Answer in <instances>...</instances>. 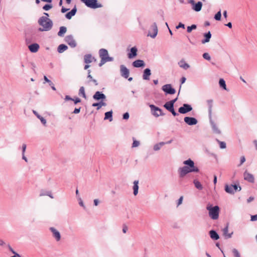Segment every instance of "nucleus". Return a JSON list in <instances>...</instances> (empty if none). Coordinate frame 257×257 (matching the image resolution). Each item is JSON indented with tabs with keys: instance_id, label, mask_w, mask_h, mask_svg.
<instances>
[{
	"instance_id": "473e14b6",
	"label": "nucleus",
	"mask_w": 257,
	"mask_h": 257,
	"mask_svg": "<svg viewBox=\"0 0 257 257\" xmlns=\"http://www.w3.org/2000/svg\"><path fill=\"white\" fill-rule=\"evenodd\" d=\"M133 190H134V194L136 196L138 193L139 190V181L135 180L134 182V186H133Z\"/></svg>"
},
{
	"instance_id": "864d4df0",
	"label": "nucleus",
	"mask_w": 257,
	"mask_h": 257,
	"mask_svg": "<svg viewBox=\"0 0 257 257\" xmlns=\"http://www.w3.org/2000/svg\"><path fill=\"white\" fill-rule=\"evenodd\" d=\"M250 220L251 221H256L257 220V214L251 215Z\"/></svg>"
},
{
	"instance_id": "052dcab7",
	"label": "nucleus",
	"mask_w": 257,
	"mask_h": 257,
	"mask_svg": "<svg viewBox=\"0 0 257 257\" xmlns=\"http://www.w3.org/2000/svg\"><path fill=\"white\" fill-rule=\"evenodd\" d=\"M183 196H181L179 199L178 200V202H177V206H179L181 204H182V201H183Z\"/></svg>"
},
{
	"instance_id": "412c9836",
	"label": "nucleus",
	"mask_w": 257,
	"mask_h": 257,
	"mask_svg": "<svg viewBox=\"0 0 257 257\" xmlns=\"http://www.w3.org/2000/svg\"><path fill=\"white\" fill-rule=\"evenodd\" d=\"M137 48L136 47H132L130 52L127 54V57L129 59H132L135 57L137 55Z\"/></svg>"
},
{
	"instance_id": "9d476101",
	"label": "nucleus",
	"mask_w": 257,
	"mask_h": 257,
	"mask_svg": "<svg viewBox=\"0 0 257 257\" xmlns=\"http://www.w3.org/2000/svg\"><path fill=\"white\" fill-rule=\"evenodd\" d=\"M193 108L190 104L184 103L178 109V112L181 114H186L192 110Z\"/></svg>"
},
{
	"instance_id": "0e129e2a",
	"label": "nucleus",
	"mask_w": 257,
	"mask_h": 257,
	"mask_svg": "<svg viewBox=\"0 0 257 257\" xmlns=\"http://www.w3.org/2000/svg\"><path fill=\"white\" fill-rule=\"evenodd\" d=\"M254 198L253 196H250L247 199V202L248 203L251 202L253 200H254Z\"/></svg>"
},
{
	"instance_id": "e2e57ef3",
	"label": "nucleus",
	"mask_w": 257,
	"mask_h": 257,
	"mask_svg": "<svg viewBox=\"0 0 257 257\" xmlns=\"http://www.w3.org/2000/svg\"><path fill=\"white\" fill-rule=\"evenodd\" d=\"M73 98L71 97L69 95H66L64 100L65 101L71 100L72 101Z\"/></svg>"
},
{
	"instance_id": "09e8293b",
	"label": "nucleus",
	"mask_w": 257,
	"mask_h": 257,
	"mask_svg": "<svg viewBox=\"0 0 257 257\" xmlns=\"http://www.w3.org/2000/svg\"><path fill=\"white\" fill-rule=\"evenodd\" d=\"M132 64H145L144 61L137 60L133 62Z\"/></svg>"
},
{
	"instance_id": "aec40b11",
	"label": "nucleus",
	"mask_w": 257,
	"mask_h": 257,
	"mask_svg": "<svg viewBox=\"0 0 257 257\" xmlns=\"http://www.w3.org/2000/svg\"><path fill=\"white\" fill-rule=\"evenodd\" d=\"M228 225L229 224L227 223L225 226V227L222 229L223 235L224 236L225 239L230 238L231 237L232 235L233 234V232L228 233Z\"/></svg>"
},
{
	"instance_id": "e433bc0d",
	"label": "nucleus",
	"mask_w": 257,
	"mask_h": 257,
	"mask_svg": "<svg viewBox=\"0 0 257 257\" xmlns=\"http://www.w3.org/2000/svg\"><path fill=\"white\" fill-rule=\"evenodd\" d=\"M219 86L224 90H227L225 80L223 78H220L219 80Z\"/></svg>"
},
{
	"instance_id": "f3484780",
	"label": "nucleus",
	"mask_w": 257,
	"mask_h": 257,
	"mask_svg": "<svg viewBox=\"0 0 257 257\" xmlns=\"http://www.w3.org/2000/svg\"><path fill=\"white\" fill-rule=\"evenodd\" d=\"M153 33L151 34L150 33H149L148 34V36H150L152 38H155L158 34V28L157 26L156 23H154L151 26Z\"/></svg>"
},
{
	"instance_id": "0eeeda50",
	"label": "nucleus",
	"mask_w": 257,
	"mask_h": 257,
	"mask_svg": "<svg viewBox=\"0 0 257 257\" xmlns=\"http://www.w3.org/2000/svg\"><path fill=\"white\" fill-rule=\"evenodd\" d=\"M88 8L96 9L102 7L100 4L97 3V0H81Z\"/></svg>"
},
{
	"instance_id": "603ef678",
	"label": "nucleus",
	"mask_w": 257,
	"mask_h": 257,
	"mask_svg": "<svg viewBox=\"0 0 257 257\" xmlns=\"http://www.w3.org/2000/svg\"><path fill=\"white\" fill-rule=\"evenodd\" d=\"M183 28V29H185V25L183 24V23H179V24H178V25H177L176 27V29H179V28Z\"/></svg>"
},
{
	"instance_id": "5701e85b",
	"label": "nucleus",
	"mask_w": 257,
	"mask_h": 257,
	"mask_svg": "<svg viewBox=\"0 0 257 257\" xmlns=\"http://www.w3.org/2000/svg\"><path fill=\"white\" fill-rule=\"evenodd\" d=\"M151 74L150 68H146L143 72V78L144 80H148L150 79V76Z\"/></svg>"
},
{
	"instance_id": "774afa93",
	"label": "nucleus",
	"mask_w": 257,
	"mask_h": 257,
	"mask_svg": "<svg viewBox=\"0 0 257 257\" xmlns=\"http://www.w3.org/2000/svg\"><path fill=\"white\" fill-rule=\"evenodd\" d=\"M190 65H180V66L183 68L184 70H187L190 67Z\"/></svg>"
},
{
	"instance_id": "bb28decb",
	"label": "nucleus",
	"mask_w": 257,
	"mask_h": 257,
	"mask_svg": "<svg viewBox=\"0 0 257 257\" xmlns=\"http://www.w3.org/2000/svg\"><path fill=\"white\" fill-rule=\"evenodd\" d=\"M76 12L77 9L76 7L75 6L74 8L70 12L67 13L65 15L66 18L69 20L71 19V18L76 14Z\"/></svg>"
},
{
	"instance_id": "4c0bfd02",
	"label": "nucleus",
	"mask_w": 257,
	"mask_h": 257,
	"mask_svg": "<svg viewBox=\"0 0 257 257\" xmlns=\"http://www.w3.org/2000/svg\"><path fill=\"white\" fill-rule=\"evenodd\" d=\"M165 144V142H160L158 144H156L154 146V150L155 151H159L161 148Z\"/></svg>"
},
{
	"instance_id": "6e6d98bb",
	"label": "nucleus",
	"mask_w": 257,
	"mask_h": 257,
	"mask_svg": "<svg viewBox=\"0 0 257 257\" xmlns=\"http://www.w3.org/2000/svg\"><path fill=\"white\" fill-rule=\"evenodd\" d=\"M26 148H27L26 144H23L22 147V154H25V151L26 150Z\"/></svg>"
},
{
	"instance_id": "338daca9",
	"label": "nucleus",
	"mask_w": 257,
	"mask_h": 257,
	"mask_svg": "<svg viewBox=\"0 0 257 257\" xmlns=\"http://www.w3.org/2000/svg\"><path fill=\"white\" fill-rule=\"evenodd\" d=\"M69 9H66L63 7H62V9H61V12L62 13H64L65 12H66L67 11H68Z\"/></svg>"
},
{
	"instance_id": "49530a36",
	"label": "nucleus",
	"mask_w": 257,
	"mask_h": 257,
	"mask_svg": "<svg viewBox=\"0 0 257 257\" xmlns=\"http://www.w3.org/2000/svg\"><path fill=\"white\" fill-rule=\"evenodd\" d=\"M42 195H47V196H49L51 198H54V197L53 196V195L52 194V193L51 191H47L45 193H44V194H42L41 193L40 194V196H42Z\"/></svg>"
},
{
	"instance_id": "393cba45",
	"label": "nucleus",
	"mask_w": 257,
	"mask_h": 257,
	"mask_svg": "<svg viewBox=\"0 0 257 257\" xmlns=\"http://www.w3.org/2000/svg\"><path fill=\"white\" fill-rule=\"evenodd\" d=\"M204 39L201 40L202 44H205L209 42L210 38H211V34L210 31L207 33H204Z\"/></svg>"
},
{
	"instance_id": "5fc2aeb1",
	"label": "nucleus",
	"mask_w": 257,
	"mask_h": 257,
	"mask_svg": "<svg viewBox=\"0 0 257 257\" xmlns=\"http://www.w3.org/2000/svg\"><path fill=\"white\" fill-rule=\"evenodd\" d=\"M78 200H79V204L82 206V207H83L84 208H85V205H84V203L81 199V198L80 197H79L78 198Z\"/></svg>"
},
{
	"instance_id": "2f4dec72",
	"label": "nucleus",
	"mask_w": 257,
	"mask_h": 257,
	"mask_svg": "<svg viewBox=\"0 0 257 257\" xmlns=\"http://www.w3.org/2000/svg\"><path fill=\"white\" fill-rule=\"evenodd\" d=\"M67 28L64 26H61L59 28V31L58 32V36L59 37H63L64 34L66 33Z\"/></svg>"
},
{
	"instance_id": "69168bd1",
	"label": "nucleus",
	"mask_w": 257,
	"mask_h": 257,
	"mask_svg": "<svg viewBox=\"0 0 257 257\" xmlns=\"http://www.w3.org/2000/svg\"><path fill=\"white\" fill-rule=\"evenodd\" d=\"M90 72H91L90 70H88V76H87V77H88V78H89L90 81H91V80H92L93 78H92V77L91 76V75H90Z\"/></svg>"
},
{
	"instance_id": "72a5a7b5",
	"label": "nucleus",
	"mask_w": 257,
	"mask_h": 257,
	"mask_svg": "<svg viewBox=\"0 0 257 257\" xmlns=\"http://www.w3.org/2000/svg\"><path fill=\"white\" fill-rule=\"evenodd\" d=\"M68 49V47L67 45L65 44H60L59 45L57 51L59 53H62L66 51Z\"/></svg>"
},
{
	"instance_id": "4be33fe9",
	"label": "nucleus",
	"mask_w": 257,
	"mask_h": 257,
	"mask_svg": "<svg viewBox=\"0 0 257 257\" xmlns=\"http://www.w3.org/2000/svg\"><path fill=\"white\" fill-rule=\"evenodd\" d=\"M209 234L210 238L214 240H217L219 238V235L218 233L215 230H211L209 231Z\"/></svg>"
},
{
	"instance_id": "58836bf2",
	"label": "nucleus",
	"mask_w": 257,
	"mask_h": 257,
	"mask_svg": "<svg viewBox=\"0 0 257 257\" xmlns=\"http://www.w3.org/2000/svg\"><path fill=\"white\" fill-rule=\"evenodd\" d=\"M78 94L80 96H82L85 99L86 98V95L85 93V89L83 86L80 87Z\"/></svg>"
},
{
	"instance_id": "dca6fc26",
	"label": "nucleus",
	"mask_w": 257,
	"mask_h": 257,
	"mask_svg": "<svg viewBox=\"0 0 257 257\" xmlns=\"http://www.w3.org/2000/svg\"><path fill=\"white\" fill-rule=\"evenodd\" d=\"M121 75L124 78H127L129 76V70L124 66V65H120Z\"/></svg>"
},
{
	"instance_id": "f03ea898",
	"label": "nucleus",
	"mask_w": 257,
	"mask_h": 257,
	"mask_svg": "<svg viewBox=\"0 0 257 257\" xmlns=\"http://www.w3.org/2000/svg\"><path fill=\"white\" fill-rule=\"evenodd\" d=\"M38 23L41 26L38 29L39 31L40 32L49 31L52 29L53 26L52 21L44 16H42L38 19Z\"/></svg>"
},
{
	"instance_id": "c85d7f7f",
	"label": "nucleus",
	"mask_w": 257,
	"mask_h": 257,
	"mask_svg": "<svg viewBox=\"0 0 257 257\" xmlns=\"http://www.w3.org/2000/svg\"><path fill=\"white\" fill-rule=\"evenodd\" d=\"M106 103L104 101H100L98 102L93 103L92 104L93 107H96V109L98 110L102 106H106Z\"/></svg>"
},
{
	"instance_id": "c756f323",
	"label": "nucleus",
	"mask_w": 257,
	"mask_h": 257,
	"mask_svg": "<svg viewBox=\"0 0 257 257\" xmlns=\"http://www.w3.org/2000/svg\"><path fill=\"white\" fill-rule=\"evenodd\" d=\"M113 111L112 110L106 112L104 114V120H108L109 121H111L113 119L112 117Z\"/></svg>"
},
{
	"instance_id": "4468645a",
	"label": "nucleus",
	"mask_w": 257,
	"mask_h": 257,
	"mask_svg": "<svg viewBox=\"0 0 257 257\" xmlns=\"http://www.w3.org/2000/svg\"><path fill=\"white\" fill-rule=\"evenodd\" d=\"M93 98L96 101H104L106 99V96L102 92L97 91L93 95Z\"/></svg>"
},
{
	"instance_id": "8fccbe9b",
	"label": "nucleus",
	"mask_w": 257,
	"mask_h": 257,
	"mask_svg": "<svg viewBox=\"0 0 257 257\" xmlns=\"http://www.w3.org/2000/svg\"><path fill=\"white\" fill-rule=\"evenodd\" d=\"M130 114L128 112H126L123 114L122 118L125 120H127L129 118Z\"/></svg>"
},
{
	"instance_id": "9b49d317",
	"label": "nucleus",
	"mask_w": 257,
	"mask_h": 257,
	"mask_svg": "<svg viewBox=\"0 0 257 257\" xmlns=\"http://www.w3.org/2000/svg\"><path fill=\"white\" fill-rule=\"evenodd\" d=\"M188 3L192 5V9L194 11L198 12L201 10L202 3L201 2H198L197 3H195L194 0H189Z\"/></svg>"
},
{
	"instance_id": "c9c22d12",
	"label": "nucleus",
	"mask_w": 257,
	"mask_h": 257,
	"mask_svg": "<svg viewBox=\"0 0 257 257\" xmlns=\"http://www.w3.org/2000/svg\"><path fill=\"white\" fill-rule=\"evenodd\" d=\"M193 183L195 186V187L199 190H201L203 189V186L201 183L197 180L195 179L193 181Z\"/></svg>"
},
{
	"instance_id": "423d86ee",
	"label": "nucleus",
	"mask_w": 257,
	"mask_h": 257,
	"mask_svg": "<svg viewBox=\"0 0 257 257\" xmlns=\"http://www.w3.org/2000/svg\"><path fill=\"white\" fill-rule=\"evenodd\" d=\"M149 107L151 108L152 114L156 117L159 116H163L165 113L163 112L162 109L154 104H150Z\"/></svg>"
},
{
	"instance_id": "6e6552de",
	"label": "nucleus",
	"mask_w": 257,
	"mask_h": 257,
	"mask_svg": "<svg viewBox=\"0 0 257 257\" xmlns=\"http://www.w3.org/2000/svg\"><path fill=\"white\" fill-rule=\"evenodd\" d=\"M162 89L166 95H172L176 93L175 89L170 84H167L163 85L162 87Z\"/></svg>"
},
{
	"instance_id": "ea45409f",
	"label": "nucleus",
	"mask_w": 257,
	"mask_h": 257,
	"mask_svg": "<svg viewBox=\"0 0 257 257\" xmlns=\"http://www.w3.org/2000/svg\"><path fill=\"white\" fill-rule=\"evenodd\" d=\"M216 142L219 144V147L221 149H225L226 147V143L224 142L220 141L218 139H216Z\"/></svg>"
},
{
	"instance_id": "c03bdc74",
	"label": "nucleus",
	"mask_w": 257,
	"mask_h": 257,
	"mask_svg": "<svg viewBox=\"0 0 257 257\" xmlns=\"http://www.w3.org/2000/svg\"><path fill=\"white\" fill-rule=\"evenodd\" d=\"M232 253L234 257H240L239 252L236 248L232 249Z\"/></svg>"
},
{
	"instance_id": "20e7f679",
	"label": "nucleus",
	"mask_w": 257,
	"mask_h": 257,
	"mask_svg": "<svg viewBox=\"0 0 257 257\" xmlns=\"http://www.w3.org/2000/svg\"><path fill=\"white\" fill-rule=\"evenodd\" d=\"M99 56L101 59L100 62L99 64H104L106 62H112L114 58L108 55V51L105 49H100L99 50Z\"/></svg>"
},
{
	"instance_id": "f704fd0d",
	"label": "nucleus",
	"mask_w": 257,
	"mask_h": 257,
	"mask_svg": "<svg viewBox=\"0 0 257 257\" xmlns=\"http://www.w3.org/2000/svg\"><path fill=\"white\" fill-rule=\"evenodd\" d=\"M44 81H45V82H47L49 83V85L51 86V88L53 90H56V88L54 86V84H53V83L50 80H49L47 77V76H44Z\"/></svg>"
},
{
	"instance_id": "a18cd8bd",
	"label": "nucleus",
	"mask_w": 257,
	"mask_h": 257,
	"mask_svg": "<svg viewBox=\"0 0 257 257\" xmlns=\"http://www.w3.org/2000/svg\"><path fill=\"white\" fill-rule=\"evenodd\" d=\"M52 8V5L51 4H46L43 7V9L45 11H48Z\"/></svg>"
},
{
	"instance_id": "a211bd4d",
	"label": "nucleus",
	"mask_w": 257,
	"mask_h": 257,
	"mask_svg": "<svg viewBox=\"0 0 257 257\" xmlns=\"http://www.w3.org/2000/svg\"><path fill=\"white\" fill-rule=\"evenodd\" d=\"M50 230L52 232L53 236L56 239L57 241H59L61 239V234L60 232L54 227H51Z\"/></svg>"
},
{
	"instance_id": "7c9ffc66",
	"label": "nucleus",
	"mask_w": 257,
	"mask_h": 257,
	"mask_svg": "<svg viewBox=\"0 0 257 257\" xmlns=\"http://www.w3.org/2000/svg\"><path fill=\"white\" fill-rule=\"evenodd\" d=\"M33 112L37 116V117L41 120V122L43 124L45 125L46 124L47 121L46 119L39 114V113L36 110H33Z\"/></svg>"
},
{
	"instance_id": "3c124183",
	"label": "nucleus",
	"mask_w": 257,
	"mask_h": 257,
	"mask_svg": "<svg viewBox=\"0 0 257 257\" xmlns=\"http://www.w3.org/2000/svg\"><path fill=\"white\" fill-rule=\"evenodd\" d=\"M203 57L206 60H210V56L209 54L207 53H205L203 54Z\"/></svg>"
},
{
	"instance_id": "7ed1b4c3",
	"label": "nucleus",
	"mask_w": 257,
	"mask_h": 257,
	"mask_svg": "<svg viewBox=\"0 0 257 257\" xmlns=\"http://www.w3.org/2000/svg\"><path fill=\"white\" fill-rule=\"evenodd\" d=\"M206 209L209 211V216L212 219L216 220L218 218L220 208L218 205L213 206L209 203L207 205Z\"/></svg>"
},
{
	"instance_id": "2eb2a0df",
	"label": "nucleus",
	"mask_w": 257,
	"mask_h": 257,
	"mask_svg": "<svg viewBox=\"0 0 257 257\" xmlns=\"http://www.w3.org/2000/svg\"><path fill=\"white\" fill-rule=\"evenodd\" d=\"M243 177L244 179L249 183H254V178L252 174L247 172L245 171L243 173Z\"/></svg>"
},
{
	"instance_id": "bf43d9fd",
	"label": "nucleus",
	"mask_w": 257,
	"mask_h": 257,
	"mask_svg": "<svg viewBox=\"0 0 257 257\" xmlns=\"http://www.w3.org/2000/svg\"><path fill=\"white\" fill-rule=\"evenodd\" d=\"M245 161V158L244 156H242L241 158H240V164L239 165H238V166H241L244 162Z\"/></svg>"
},
{
	"instance_id": "de8ad7c7",
	"label": "nucleus",
	"mask_w": 257,
	"mask_h": 257,
	"mask_svg": "<svg viewBox=\"0 0 257 257\" xmlns=\"http://www.w3.org/2000/svg\"><path fill=\"white\" fill-rule=\"evenodd\" d=\"M72 101H74V104H77L78 103H79L81 102V99L79 97H75V98H73Z\"/></svg>"
},
{
	"instance_id": "1a4fd4ad",
	"label": "nucleus",
	"mask_w": 257,
	"mask_h": 257,
	"mask_svg": "<svg viewBox=\"0 0 257 257\" xmlns=\"http://www.w3.org/2000/svg\"><path fill=\"white\" fill-rule=\"evenodd\" d=\"M164 107L169 112H170L172 115L174 116L178 115L179 114L176 112L174 109V105H173V102L168 101L165 103Z\"/></svg>"
},
{
	"instance_id": "a878e982",
	"label": "nucleus",
	"mask_w": 257,
	"mask_h": 257,
	"mask_svg": "<svg viewBox=\"0 0 257 257\" xmlns=\"http://www.w3.org/2000/svg\"><path fill=\"white\" fill-rule=\"evenodd\" d=\"M207 103L208 106V115L209 118H211L212 117V108L213 106V100L208 99L207 100Z\"/></svg>"
},
{
	"instance_id": "4d7b16f0",
	"label": "nucleus",
	"mask_w": 257,
	"mask_h": 257,
	"mask_svg": "<svg viewBox=\"0 0 257 257\" xmlns=\"http://www.w3.org/2000/svg\"><path fill=\"white\" fill-rule=\"evenodd\" d=\"M80 109H81V107H79V108H75L74 110V111L72 112L73 113H74V114H77V113H79L80 111Z\"/></svg>"
},
{
	"instance_id": "b1692460",
	"label": "nucleus",
	"mask_w": 257,
	"mask_h": 257,
	"mask_svg": "<svg viewBox=\"0 0 257 257\" xmlns=\"http://www.w3.org/2000/svg\"><path fill=\"white\" fill-rule=\"evenodd\" d=\"M28 47L31 52L36 53L39 49V45L37 43H33L30 45Z\"/></svg>"
},
{
	"instance_id": "13d9d810",
	"label": "nucleus",
	"mask_w": 257,
	"mask_h": 257,
	"mask_svg": "<svg viewBox=\"0 0 257 257\" xmlns=\"http://www.w3.org/2000/svg\"><path fill=\"white\" fill-rule=\"evenodd\" d=\"M186 79L185 77H182L181 78V80H180V82H181V85L180 86V89H181V84H183L184 83H185V81H186ZM180 90L179 89V92H180Z\"/></svg>"
},
{
	"instance_id": "79ce46f5",
	"label": "nucleus",
	"mask_w": 257,
	"mask_h": 257,
	"mask_svg": "<svg viewBox=\"0 0 257 257\" xmlns=\"http://www.w3.org/2000/svg\"><path fill=\"white\" fill-rule=\"evenodd\" d=\"M221 18V11H218L214 16V19L216 21H220Z\"/></svg>"
},
{
	"instance_id": "37998d69",
	"label": "nucleus",
	"mask_w": 257,
	"mask_h": 257,
	"mask_svg": "<svg viewBox=\"0 0 257 257\" xmlns=\"http://www.w3.org/2000/svg\"><path fill=\"white\" fill-rule=\"evenodd\" d=\"M133 143L132 144V147L134 148V147H138L140 145V142L138 141H137L135 139V138H133Z\"/></svg>"
},
{
	"instance_id": "ddd939ff",
	"label": "nucleus",
	"mask_w": 257,
	"mask_h": 257,
	"mask_svg": "<svg viewBox=\"0 0 257 257\" xmlns=\"http://www.w3.org/2000/svg\"><path fill=\"white\" fill-rule=\"evenodd\" d=\"M184 122L189 125H196L198 123L197 119L194 117L185 116L184 118Z\"/></svg>"
},
{
	"instance_id": "39448f33",
	"label": "nucleus",
	"mask_w": 257,
	"mask_h": 257,
	"mask_svg": "<svg viewBox=\"0 0 257 257\" xmlns=\"http://www.w3.org/2000/svg\"><path fill=\"white\" fill-rule=\"evenodd\" d=\"M241 189V188L238 184H226L224 187L225 192L230 194H234L235 192L240 191Z\"/></svg>"
},
{
	"instance_id": "f8f14e48",
	"label": "nucleus",
	"mask_w": 257,
	"mask_h": 257,
	"mask_svg": "<svg viewBox=\"0 0 257 257\" xmlns=\"http://www.w3.org/2000/svg\"><path fill=\"white\" fill-rule=\"evenodd\" d=\"M65 41L72 48H75L77 45L76 41L71 35L66 36Z\"/></svg>"
},
{
	"instance_id": "cd10ccee",
	"label": "nucleus",
	"mask_w": 257,
	"mask_h": 257,
	"mask_svg": "<svg viewBox=\"0 0 257 257\" xmlns=\"http://www.w3.org/2000/svg\"><path fill=\"white\" fill-rule=\"evenodd\" d=\"M84 62L86 64H89V63H90L92 62L93 60H94V61H96L95 58L94 57H93L91 56V55H90V54L85 55L84 56Z\"/></svg>"
},
{
	"instance_id": "a19ab883",
	"label": "nucleus",
	"mask_w": 257,
	"mask_h": 257,
	"mask_svg": "<svg viewBox=\"0 0 257 257\" xmlns=\"http://www.w3.org/2000/svg\"><path fill=\"white\" fill-rule=\"evenodd\" d=\"M196 28H197V26L196 25H195V24L192 25L191 26L187 27V31L188 33H191L193 30L196 29Z\"/></svg>"
},
{
	"instance_id": "680f3d73",
	"label": "nucleus",
	"mask_w": 257,
	"mask_h": 257,
	"mask_svg": "<svg viewBox=\"0 0 257 257\" xmlns=\"http://www.w3.org/2000/svg\"><path fill=\"white\" fill-rule=\"evenodd\" d=\"M127 229H128V228H127V226L125 224H123V227H122L123 233H125L126 232Z\"/></svg>"
},
{
	"instance_id": "f257e3e1",
	"label": "nucleus",
	"mask_w": 257,
	"mask_h": 257,
	"mask_svg": "<svg viewBox=\"0 0 257 257\" xmlns=\"http://www.w3.org/2000/svg\"><path fill=\"white\" fill-rule=\"evenodd\" d=\"M183 164L185 166L180 168L178 170L180 178H183L189 173H198L199 172V169L198 167L195 166L194 161L191 159L184 161Z\"/></svg>"
},
{
	"instance_id": "6ab92c4d",
	"label": "nucleus",
	"mask_w": 257,
	"mask_h": 257,
	"mask_svg": "<svg viewBox=\"0 0 257 257\" xmlns=\"http://www.w3.org/2000/svg\"><path fill=\"white\" fill-rule=\"evenodd\" d=\"M209 121L211 124V127L213 130V133L215 134H220L221 131L218 128L216 123L213 121V120L212 119V117H211V118H209Z\"/></svg>"
}]
</instances>
